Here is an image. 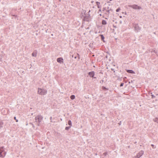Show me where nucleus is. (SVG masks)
I'll list each match as a JSON object with an SVG mask.
<instances>
[{
    "instance_id": "obj_1",
    "label": "nucleus",
    "mask_w": 158,
    "mask_h": 158,
    "mask_svg": "<svg viewBox=\"0 0 158 158\" xmlns=\"http://www.w3.org/2000/svg\"><path fill=\"white\" fill-rule=\"evenodd\" d=\"M43 119V117L40 115H38L35 117V123L38 126H40V123L41 122Z\"/></svg>"
},
{
    "instance_id": "obj_2",
    "label": "nucleus",
    "mask_w": 158,
    "mask_h": 158,
    "mask_svg": "<svg viewBox=\"0 0 158 158\" xmlns=\"http://www.w3.org/2000/svg\"><path fill=\"white\" fill-rule=\"evenodd\" d=\"M47 91L45 89L38 88V93L39 94L43 95L46 94Z\"/></svg>"
},
{
    "instance_id": "obj_3",
    "label": "nucleus",
    "mask_w": 158,
    "mask_h": 158,
    "mask_svg": "<svg viewBox=\"0 0 158 158\" xmlns=\"http://www.w3.org/2000/svg\"><path fill=\"white\" fill-rule=\"evenodd\" d=\"M129 7L135 9H140L141 7L136 5H129L128 6Z\"/></svg>"
},
{
    "instance_id": "obj_4",
    "label": "nucleus",
    "mask_w": 158,
    "mask_h": 158,
    "mask_svg": "<svg viewBox=\"0 0 158 158\" xmlns=\"http://www.w3.org/2000/svg\"><path fill=\"white\" fill-rule=\"evenodd\" d=\"M144 152L143 151L141 150L137 154V156L139 157V158L140 157H141L143 154Z\"/></svg>"
},
{
    "instance_id": "obj_5",
    "label": "nucleus",
    "mask_w": 158,
    "mask_h": 158,
    "mask_svg": "<svg viewBox=\"0 0 158 158\" xmlns=\"http://www.w3.org/2000/svg\"><path fill=\"white\" fill-rule=\"evenodd\" d=\"M63 59L61 57L58 58L57 60V62L58 63L61 64L63 63Z\"/></svg>"
},
{
    "instance_id": "obj_6",
    "label": "nucleus",
    "mask_w": 158,
    "mask_h": 158,
    "mask_svg": "<svg viewBox=\"0 0 158 158\" xmlns=\"http://www.w3.org/2000/svg\"><path fill=\"white\" fill-rule=\"evenodd\" d=\"M134 28L135 30L137 31H138L140 29V28L139 27L138 24H135L134 26Z\"/></svg>"
},
{
    "instance_id": "obj_7",
    "label": "nucleus",
    "mask_w": 158,
    "mask_h": 158,
    "mask_svg": "<svg viewBox=\"0 0 158 158\" xmlns=\"http://www.w3.org/2000/svg\"><path fill=\"white\" fill-rule=\"evenodd\" d=\"M88 74L90 77H94V71L89 72V73Z\"/></svg>"
},
{
    "instance_id": "obj_8",
    "label": "nucleus",
    "mask_w": 158,
    "mask_h": 158,
    "mask_svg": "<svg viewBox=\"0 0 158 158\" xmlns=\"http://www.w3.org/2000/svg\"><path fill=\"white\" fill-rule=\"evenodd\" d=\"M37 51H34L32 53V56L34 57H36L37 56Z\"/></svg>"
},
{
    "instance_id": "obj_9",
    "label": "nucleus",
    "mask_w": 158,
    "mask_h": 158,
    "mask_svg": "<svg viewBox=\"0 0 158 158\" xmlns=\"http://www.w3.org/2000/svg\"><path fill=\"white\" fill-rule=\"evenodd\" d=\"M2 153H0V157H4L6 155V152H4L3 154Z\"/></svg>"
},
{
    "instance_id": "obj_10",
    "label": "nucleus",
    "mask_w": 158,
    "mask_h": 158,
    "mask_svg": "<svg viewBox=\"0 0 158 158\" xmlns=\"http://www.w3.org/2000/svg\"><path fill=\"white\" fill-rule=\"evenodd\" d=\"M127 73H135V72L131 70H127Z\"/></svg>"
},
{
    "instance_id": "obj_11",
    "label": "nucleus",
    "mask_w": 158,
    "mask_h": 158,
    "mask_svg": "<svg viewBox=\"0 0 158 158\" xmlns=\"http://www.w3.org/2000/svg\"><path fill=\"white\" fill-rule=\"evenodd\" d=\"M3 148V147L0 148V153H3V152H5Z\"/></svg>"
},
{
    "instance_id": "obj_12",
    "label": "nucleus",
    "mask_w": 158,
    "mask_h": 158,
    "mask_svg": "<svg viewBox=\"0 0 158 158\" xmlns=\"http://www.w3.org/2000/svg\"><path fill=\"white\" fill-rule=\"evenodd\" d=\"M3 123L2 120H0V129L2 127V125H3Z\"/></svg>"
},
{
    "instance_id": "obj_13",
    "label": "nucleus",
    "mask_w": 158,
    "mask_h": 158,
    "mask_svg": "<svg viewBox=\"0 0 158 158\" xmlns=\"http://www.w3.org/2000/svg\"><path fill=\"white\" fill-rule=\"evenodd\" d=\"M102 23L103 25H106V24L107 23L106 20H103L102 21Z\"/></svg>"
},
{
    "instance_id": "obj_14",
    "label": "nucleus",
    "mask_w": 158,
    "mask_h": 158,
    "mask_svg": "<svg viewBox=\"0 0 158 158\" xmlns=\"http://www.w3.org/2000/svg\"><path fill=\"white\" fill-rule=\"evenodd\" d=\"M154 122L158 123V118H156L153 119Z\"/></svg>"
},
{
    "instance_id": "obj_15",
    "label": "nucleus",
    "mask_w": 158,
    "mask_h": 158,
    "mask_svg": "<svg viewBox=\"0 0 158 158\" xmlns=\"http://www.w3.org/2000/svg\"><path fill=\"white\" fill-rule=\"evenodd\" d=\"M70 98L72 100L74 99L75 98V95H72L70 96Z\"/></svg>"
},
{
    "instance_id": "obj_16",
    "label": "nucleus",
    "mask_w": 158,
    "mask_h": 158,
    "mask_svg": "<svg viewBox=\"0 0 158 158\" xmlns=\"http://www.w3.org/2000/svg\"><path fill=\"white\" fill-rule=\"evenodd\" d=\"M68 124L70 126V127H71L72 126V122L70 120H69L68 121Z\"/></svg>"
},
{
    "instance_id": "obj_17",
    "label": "nucleus",
    "mask_w": 158,
    "mask_h": 158,
    "mask_svg": "<svg viewBox=\"0 0 158 158\" xmlns=\"http://www.w3.org/2000/svg\"><path fill=\"white\" fill-rule=\"evenodd\" d=\"M100 36H101L102 40L103 41H104L103 40L104 39V36L102 35H100Z\"/></svg>"
},
{
    "instance_id": "obj_18",
    "label": "nucleus",
    "mask_w": 158,
    "mask_h": 158,
    "mask_svg": "<svg viewBox=\"0 0 158 158\" xmlns=\"http://www.w3.org/2000/svg\"><path fill=\"white\" fill-rule=\"evenodd\" d=\"M71 127L70 126H69V127H65V129L66 130H69V129Z\"/></svg>"
},
{
    "instance_id": "obj_19",
    "label": "nucleus",
    "mask_w": 158,
    "mask_h": 158,
    "mask_svg": "<svg viewBox=\"0 0 158 158\" xmlns=\"http://www.w3.org/2000/svg\"><path fill=\"white\" fill-rule=\"evenodd\" d=\"M97 5L98 6V8H99V5L100 4V2H97Z\"/></svg>"
},
{
    "instance_id": "obj_20",
    "label": "nucleus",
    "mask_w": 158,
    "mask_h": 158,
    "mask_svg": "<svg viewBox=\"0 0 158 158\" xmlns=\"http://www.w3.org/2000/svg\"><path fill=\"white\" fill-rule=\"evenodd\" d=\"M110 10H106V14L107 15H108L110 13L109 12Z\"/></svg>"
},
{
    "instance_id": "obj_21",
    "label": "nucleus",
    "mask_w": 158,
    "mask_h": 158,
    "mask_svg": "<svg viewBox=\"0 0 158 158\" xmlns=\"http://www.w3.org/2000/svg\"><path fill=\"white\" fill-rule=\"evenodd\" d=\"M102 89H103V90H105V89H106V90H108V89H106L105 87L104 86H102Z\"/></svg>"
},
{
    "instance_id": "obj_22",
    "label": "nucleus",
    "mask_w": 158,
    "mask_h": 158,
    "mask_svg": "<svg viewBox=\"0 0 158 158\" xmlns=\"http://www.w3.org/2000/svg\"><path fill=\"white\" fill-rule=\"evenodd\" d=\"M107 155V152H105L103 154V155H104L105 156H106Z\"/></svg>"
},
{
    "instance_id": "obj_23",
    "label": "nucleus",
    "mask_w": 158,
    "mask_h": 158,
    "mask_svg": "<svg viewBox=\"0 0 158 158\" xmlns=\"http://www.w3.org/2000/svg\"><path fill=\"white\" fill-rule=\"evenodd\" d=\"M132 158H139V157H138V156L136 155V156L133 157Z\"/></svg>"
},
{
    "instance_id": "obj_24",
    "label": "nucleus",
    "mask_w": 158,
    "mask_h": 158,
    "mask_svg": "<svg viewBox=\"0 0 158 158\" xmlns=\"http://www.w3.org/2000/svg\"><path fill=\"white\" fill-rule=\"evenodd\" d=\"M14 119H15V120H16V121L17 122H18V119H16V117H14Z\"/></svg>"
},
{
    "instance_id": "obj_25",
    "label": "nucleus",
    "mask_w": 158,
    "mask_h": 158,
    "mask_svg": "<svg viewBox=\"0 0 158 158\" xmlns=\"http://www.w3.org/2000/svg\"><path fill=\"white\" fill-rule=\"evenodd\" d=\"M123 84H124L123 83H121L120 85V87L123 86Z\"/></svg>"
},
{
    "instance_id": "obj_26",
    "label": "nucleus",
    "mask_w": 158,
    "mask_h": 158,
    "mask_svg": "<svg viewBox=\"0 0 158 158\" xmlns=\"http://www.w3.org/2000/svg\"><path fill=\"white\" fill-rule=\"evenodd\" d=\"M120 10V9L119 8H118L116 9V11L117 12H118Z\"/></svg>"
},
{
    "instance_id": "obj_27",
    "label": "nucleus",
    "mask_w": 158,
    "mask_h": 158,
    "mask_svg": "<svg viewBox=\"0 0 158 158\" xmlns=\"http://www.w3.org/2000/svg\"><path fill=\"white\" fill-rule=\"evenodd\" d=\"M151 146L153 148H156V147H154V145H153V144H152L151 145Z\"/></svg>"
},
{
    "instance_id": "obj_28",
    "label": "nucleus",
    "mask_w": 158,
    "mask_h": 158,
    "mask_svg": "<svg viewBox=\"0 0 158 158\" xmlns=\"http://www.w3.org/2000/svg\"><path fill=\"white\" fill-rule=\"evenodd\" d=\"M2 56L0 54V61H1L2 60Z\"/></svg>"
},
{
    "instance_id": "obj_29",
    "label": "nucleus",
    "mask_w": 158,
    "mask_h": 158,
    "mask_svg": "<svg viewBox=\"0 0 158 158\" xmlns=\"http://www.w3.org/2000/svg\"><path fill=\"white\" fill-rule=\"evenodd\" d=\"M152 98H154L155 97V96L153 95H152Z\"/></svg>"
},
{
    "instance_id": "obj_30",
    "label": "nucleus",
    "mask_w": 158,
    "mask_h": 158,
    "mask_svg": "<svg viewBox=\"0 0 158 158\" xmlns=\"http://www.w3.org/2000/svg\"><path fill=\"white\" fill-rule=\"evenodd\" d=\"M77 55L78 56V59H80V57H79V55L78 54H77Z\"/></svg>"
},
{
    "instance_id": "obj_31",
    "label": "nucleus",
    "mask_w": 158,
    "mask_h": 158,
    "mask_svg": "<svg viewBox=\"0 0 158 158\" xmlns=\"http://www.w3.org/2000/svg\"><path fill=\"white\" fill-rule=\"evenodd\" d=\"M52 117H51L50 118V120H52Z\"/></svg>"
},
{
    "instance_id": "obj_32",
    "label": "nucleus",
    "mask_w": 158,
    "mask_h": 158,
    "mask_svg": "<svg viewBox=\"0 0 158 158\" xmlns=\"http://www.w3.org/2000/svg\"><path fill=\"white\" fill-rule=\"evenodd\" d=\"M74 58H75V59H76V58H77V57L76 56H74Z\"/></svg>"
},
{
    "instance_id": "obj_33",
    "label": "nucleus",
    "mask_w": 158,
    "mask_h": 158,
    "mask_svg": "<svg viewBox=\"0 0 158 158\" xmlns=\"http://www.w3.org/2000/svg\"><path fill=\"white\" fill-rule=\"evenodd\" d=\"M31 124H32L33 125V127H34V125H33V124L31 123Z\"/></svg>"
},
{
    "instance_id": "obj_34",
    "label": "nucleus",
    "mask_w": 158,
    "mask_h": 158,
    "mask_svg": "<svg viewBox=\"0 0 158 158\" xmlns=\"http://www.w3.org/2000/svg\"><path fill=\"white\" fill-rule=\"evenodd\" d=\"M83 16L84 17H85V16H86V15H83Z\"/></svg>"
},
{
    "instance_id": "obj_35",
    "label": "nucleus",
    "mask_w": 158,
    "mask_h": 158,
    "mask_svg": "<svg viewBox=\"0 0 158 158\" xmlns=\"http://www.w3.org/2000/svg\"><path fill=\"white\" fill-rule=\"evenodd\" d=\"M83 12H84V13H85V10H83Z\"/></svg>"
},
{
    "instance_id": "obj_36",
    "label": "nucleus",
    "mask_w": 158,
    "mask_h": 158,
    "mask_svg": "<svg viewBox=\"0 0 158 158\" xmlns=\"http://www.w3.org/2000/svg\"><path fill=\"white\" fill-rule=\"evenodd\" d=\"M122 23V21H120V23Z\"/></svg>"
},
{
    "instance_id": "obj_37",
    "label": "nucleus",
    "mask_w": 158,
    "mask_h": 158,
    "mask_svg": "<svg viewBox=\"0 0 158 158\" xmlns=\"http://www.w3.org/2000/svg\"><path fill=\"white\" fill-rule=\"evenodd\" d=\"M90 12V10H89V12H88V13Z\"/></svg>"
},
{
    "instance_id": "obj_38",
    "label": "nucleus",
    "mask_w": 158,
    "mask_h": 158,
    "mask_svg": "<svg viewBox=\"0 0 158 158\" xmlns=\"http://www.w3.org/2000/svg\"><path fill=\"white\" fill-rule=\"evenodd\" d=\"M119 125H120V124H121V122H120V123H119Z\"/></svg>"
},
{
    "instance_id": "obj_39",
    "label": "nucleus",
    "mask_w": 158,
    "mask_h": 158,
    "mask_svg": "<svg viewBox=\"0 0 158 158\" xmlns=\"http://www.w3.org/2000/svg\"><path fill=\"white\" fill-rule=\"evenodd\" d=\"M120 18H122V16H120Z\"/></svg>"
},
{
    "instance_id": "obj_40",
    "label": "nucleus",
    "mask_w": 158,
    "mask_h": 158,
    "mask_svg": "<svg viewBox=\"0 0 158 158\" xmlns=\"http://www.w3.org/2000/svg\"><path fill=\"white\" fill-rule=\"evenodd\" d=\"M101 11V10H99V11Z\"/></svg>"
},
{
    "instance_id": "obj_41",
    "label": "nucleus",
    "mask_w": 158,
    "mask_h": 158,
    "mask_svg": "<svg viewBox=\"0 0 158 158\" xmlns=\"http://www.w3.org/2000/svg\"><path fill=\"white\" fill-rule=\"evenodd\" d=\"M100 16H101V14H100Z\"/></svg>"
},
{
    "instance_id": "obj_42",
    "label": "nucleus",
    "mask_w": 158,
    "mask_h": 158,
    "mask_svg": "<svg viewBox=\"0 0 158 158\" xmlns=\"http://www.w3.org/2000/svg\"><path fill=\"white\" fill-rule=\"evenodd\" d=\"M72 57H73V55L72 56Z\"/></svg>"
},
{
    "instance_id": "obj_43",
    "label": "nucleus",
    "mask_w": 158,
    "mask_h": 158,
    "mask_svg": "<svg viewBox=\"0 0 158 158\" xmlns=\"http://www.w3.org/2000/svg\"><path fill=\"white\" fill-rule=\"evenodd\" d=\"M110 1H112V0H110Z\"/></svg>"
}]
</instances>
